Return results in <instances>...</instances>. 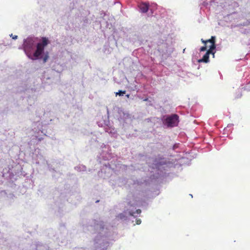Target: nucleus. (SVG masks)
Here are the masks:
<instances>
[{"label": "nucleus", "instance_id": "obj_4", "mask_svg": "<svg viewBox=\"0 0 250 250\" xmlns=\"http://www.w3.org/2000/svg\"><path fill=\"white\" fill-rule=\"evenodd\" d=\"M201 42L204 43L205 45H206V44L208 43V42H210L211 43V45L209 47V49L210 50H213L214 49H215V47H216V45H215V37H214V36H212L211 39H209V40H206V41H205L203 39H201Z\"/></svg>", "mask_w": 250, "mask_h": 250}, {"label": "nucleus", "instance_id": "obj_5", "mask_svg": "<svg viewBox=\"0 0 250 250\" xmlns=\"http://www.w3.org/2000/svg\"><path fill=\"white\" fill-rule=\"evenodd\" d=\"M210 54H212L213 56H214V52H213V50L209 49L206 53V54L203 56L202 59L199 60L198 62H208L209 61V55Z\"/></svg>", "mask_w": 250, "mask_h": 250}, {"label": "nucleus", "instance_id": "obj_6", "mask_svg": "<svg viewBox=\"0 0 250 250\" xmlns=\"http://www.w3.org/2000/svg\"><path fill=\"white\" fill-rule=\"evenodd\" d=\"M141 12L142 13H146L149 9V4L147 3H141L139 6Z\"/></svg>", "mask_w": 250, "mask_h": 250}, {"label": "nucleus", "instance_id": "obj_7", "mask_svg": "<svg viewBox=\"0 0 250 250\" xmlns=\"http://www.w3.org/2000/svg\"><path fill=\"white\" fill-rule=\"evenodd\" d=\"M117 218L119 219H125L126 217L123 214L120 213L118 216H117Z\"/></svg>", "mask_w": 250, "mask_h": 250}, {"label": "nucleus", "instance_id": "obj_12", "mask_svg": "<svg viewBox=\"0 0 250 250\" xmlns=\"http://www.w3.org/2000/svg\"><path fill=\"white\" fill-rule=\"evenodd\" d=\"M129 214L131 216H133L134 215V212H131V211H129Z\"/></svg>", "mask_w": 250, "mask_h": 250}, {"label": "nucleus", "instance_id": "obj_15", "mask_svg": "<svg viewBox=\"0 0 250 250\" xmlns=\"http://www.w3.org/2000/svg\"><path fill=\"white\" fill-rule=\"evenodd\" d=\"M126 96H127V97H129V95L128 94V95H126Z\"/></svg>", "mask_w": 250, "mask_h": 250}, {"label": "nucleus", "instance_id": "obj_11", "mask_svg": "<svg viewBox=\"0 0 250 250\" xmlns=\"http://www.w3.org/2000/svg\"><path fill=\"white\" fill-rule=\"evenodd\" d=\"M137 224L139 225L141 223V220L140 219L137 220Z\"/></svg>", "mask_w": 250, "mask_h": 250}, {"label": "nucleus", "instance_id": "obj_13", "mask_svg": "<svg viewBox=\"0 0 250 250\" xmlns=\"http://www.w3.org/2000/svg\"><path fill=\"white\" fill-rule=\"evenodd\" d=\"M141 210L140 209H137V210H136V212H137V213H138V214L140 213H141Z\"/></svg>", "mask_w": 250, "mask_h": 250}, {"label": "nucleus", "instance_id": "obj_8", "mask_svg": "<svg viewBox=\"0 0 250 250\" xmlns=\"http://www.w3.org/2000/svg\"><path fill=\"white\" fill-rule=\"evenodd\" d=\"M49 58V56H48V52H47L45 55L43 56V62H46L47 60H48Z\"/></svg>", "mask_w": 250, "mask_h": 250}, {"label": "nucleus", "instance_id": "obj_9", "mask_svg": "<svg viewBox=\"0 0 250 250\" xmlns=\"http://www.w3.org/2000/svg\"><path fill=\"white\" fill-rule=\"evenodd\" d=\"M125 92L126 91L125 90H124V91L119 90L118 91V92H117L116 93V95H119V96H123V95L125 93Z\"/></svg>", "mask_w": 250, "mask_h": 250}, {"label": "nucleus", "instance_id": "obj_2", "mask_svg": "<svg viewBox=\"0 0 250 250\" xmlns=\"http://www.w3.org/2000/svg\"><path fill=\"white\" fill-rule=\"evenodd\" d=\"M23 50L27 56L31 59L33 58V51L35 48V41L32 38H27L24 41Z\"/></svg>", "mask_w": 250, "mask_h": 250}, {"label": "nucleus", "instance_id": "obj_1", "mask_svg": "<svg viewBox=\"0 0 250 250\" xmlns=\"http://www.w3.org/2000/svg\"><path fill=\"white\" fill-rule=\"evenodd\" d=\"M50 43L48 39L46 37L42 38V42H39L36 45V49L33 54V58L34 60L38 59L39 57L43 53L44 48Z\"/></svg>", "mask_w": 250, "mask_h": 250}, {"label": "nucleus", "instance_id": "obj_3", "mask_svg": "<svg viewBox=\"0 0 250 250\" xmlns=\"http://www.w3.org/2000/svg\"><path fill=\"white\" fill-rule=\"evenodd\" d=\"M164 123L167 127L177 126L179 123V116L176 114H172L167 117L165 120Z\"/></svg>", "mask_w": 250, "mask_h": 250}, {"label": "nucleus", "instance_id": "obj_14", "mask_svg": "<svg viewBox=\"0 0 250 250\" xmlns=\"http://www.w3.org/2000/svg\"><path fill=\"white\" fill-rule=\"evenodd\" d=\"M17 36H16V35H15V36H13V39H17Z\"/></svg>", "mask_w": 250, "mask_h": 250}, {"label": "nucleus", "instance_id": "obj_10", "mask_svg": "<svg viewBox=\"0 0 250 250\" xmlns=\"http://www.w3.org/2000/svg\"><path fill=\"white\" fill-rule=\"evenodd\" d=\"M206 49H207V47H206V45L205 44L204 46H202L200 48V51H205L206 50Z\"/></svg>", "mask_w": 250, "mask_h": 250}]
</instances>
